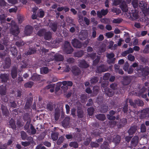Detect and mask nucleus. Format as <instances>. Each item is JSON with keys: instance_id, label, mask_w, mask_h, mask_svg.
Masks as SVG:
<instances>
[{"instance_id": "obj_34", "label": "nucleus", "mask_w": 149, "mask_h": 149, "mask_svg": "<svg viewBox=\"0 0 149 149\" xmlns=\"http://www.w3.org/2000/svg\"><path fill=\"white\" fill-rule=\"evenodd\" d=\"M7 15L4 14H2L0 15V21L1 23H5L6 22V18Z\"/></svg>"}, {"instance_id": "obj_53", "label": "nucleus", "mask_w": 149, "mask_h": 149, "mask_svg": "<svg viewBox=\"0 0 149 149\" xmlns=\"http://www.w3.org/2000/svg\"><path fill=\"white\" fill-rule=\"evenodd\" d=\"M143 52L145 54H148L149 53V44H148L146 45L143 50Z\"/></svg>"}, {"instance_id": "obj_1", "label": "nucleus", "mask_w": 149, "mask_h": 149, "mask_svg": "<svg viewBox=\"0 0 149 149\" xmlns=\"http://www.w3.org/2000/svg\"><path fill=\"white\" fill-rule=\"evenodd\" d=\"M37 35L40 36H43L45 39L50 40L52 38V33L49 31H47L46 30L43 28L37 32Z\"/></svg>"}, {"instance_id": "obj_46", "label": "nucleus", "mask_w": 149, "mask_h": 149, "mask_svg": "<svg viewBox=\"0 0 149 149\" xmlns=\"http://www.w3.org/2000/svg\"><path fill=\"white\" fill-rule=\"evenodd\" d=\"M69 146L71 147H73L76 148L78 147V144L77 142H71L70 143Z\"/></svg>"}, {"instance_id": "obj_38", "label": "nucleus", "mask_w": 149, "mask_h": 149, "mask_svg": "<svg viewBox=\"0 0 149 149\" xmlns=\"http://www.w3.org/2000/svg\"><path fill=\"white\" fill-rule=\"evenodd\" d=\"M134 102L136 104V106L137 105L139 106H142L144 105V102L143 101L139 99L135 100Z\"/></svg>"}, {"instance_id": "obj_62", "label": "nucleus", "mask_w": 149, "mask_h": 149, "mask_svg": "<svg viewBox=\"0 0 149 149\" xmlns=\"http://www.w3.org/2000/svg\"><path fill=\"white\" fill-rule=\"evenodd\" d=\"M88 55L92 59L94 60L96 57V53L94 52L91 54H88Z\"/></svg>"}, {"instance_id": "obj_7", "label": "nucleus", "mask_w": 149, "mask_h": 149, "mask_svg": "<svg viewBox=\"0 0 149 149\" xmlns=\"http://www.w3.org/2000/svg\"><path fill=\"white\" fill-rule=\"evenodd\" d=\"M128 16L132 20H134L138 18V14L136 10H132L131 12L129 11Z\"/></svg>"}, {"instance_id": "obj_2", "label": "nucleus", "mask_w": 149, "mask_h": 149, "mask_svg": "<svg viewBox=\"0 0 149 149\" xmlns=\"http://www.w3.org/2000/svg\"><path fill=\"white\" fill-rule=\"evenodd\" d=\"M10 25L11 26L10 33L15 36H17L20 32L17 25L13 20L11 21Z\"/></svg>"}, {"instance_id": "obj_6", "label": "nucleus", "mask_w": 149, "mask_h": 149, "mask_svg": "<svg viewBox=\"0 0 149 149\" xmlns=\"http://www.w3.org/2000/svg\"><path fill=\"white\" fill-rule=\"evenodd\" d=\"M138 71H140L141 72V74L143 76H146L149 74V68H144L143 65H140L137 67L136 68Z\"/></svg>"}, {"instance_id": "obj_57", "label": "nucleus", "mask_w": 149, "mask_h": 149, "mask_svg": "<svg viewBox=\"0 0 149 149\" xmlns=\"http://www.w3.org/2000/svg\"><path fill=\"white\" fill-rule=\"evenodd\" d=\"M93 134L95 136H100L101 134L100 130L98 129L94 130L93 132Z\"/></svg>"}, {"instance_id": "obj_18", "label": "nucleus", "mask_w": 149, "mask_h": 149, "mask_svg": "<svg viewBox=\"0 0 149 149\" xmlns=\"http://www.w3.org/2000/svg\"><path fill=\"white\" fill-rule=\"evenodd\" d=\"M17 68L15 66H13L11 70V76L12 78L14 79L17 76Z\"/></svg>"}, {"instance_id": "obj_39", "label": "nucleus", "mask_w": 149, "mask_h": 149, "mask_svg": "<svg viewBox=\"0 0 149 149\" xmlns=\"http://www.w3.org/2000/svg\"><path fill=\"white\" fill-rule=\"evenodd\" d=\"M109 109L108 106L106 104L102 105L101 107V111L102 113H105Z\"/></svg>"}, {"instance_id": "obj_29", "label": "nucleus", "mask_w": 149, "mask_h": 149, "mask_svg": "<svg viewBox=\"0 0 149 149\" xmlns=\"http://www.w3.org/2000/svg\"><path fill=\"white\" fill-rule=\"evenodd\" d=\"M84 52L82 50H80L75 52L74 55L75 57H80L84 55Z\"/></svg>"}, {"instance_id": "obj_48", "label": "nucleus", "mask_w": 149, "mask_h": 149, "mask_svg": "<svg viewBox=\"0 0 149 149\" xmlns=\"http://www.w3.org/2000/svg\"><path fill=\"white\" fill-rule=\"evenodd\" d=\"M139 5L140 8L142 9H145L146 6V3L143 1H141Z\"/></svg>"}, {"instance_id": "obj_33", "label": "nucleus", "mask_w": 149, "mask_h": 149, "mask_svg": "<svg viewBox=\"0 0 149 149\" xmlns=\"http://www.w3.org/2000/svg\"><path fill=\"white\" fill-rule=\"evenodd\" d=\"M100 57L99 56H97L96 58L93 60V66L97 65L100 62Z\"/></svg>"}, {"instance_id": "obj_59", "label": "nucleus", "mask_w": 149, "mask_h": 149, "mask_svg": "<svg viewBox=\"0 0 149 149\" xmlns=\"http://www.w3.org/2000/svg\"><path fill=\"white\" fill-rule=\"evenodd\" d=\"M17 128L19 129L23 126V124L21 121L19 120H18L16 123Z\"/></svg>"}, {"instance_id": "obj_8", "label": "nucleus", "mask_w": 149, "mask_h": 149, "mask_svg": "<svg viewBox=\"0 0 149 149\" xmlns=\"http://www.w3.org/2000/svg\"><path fill=\"white\" fill-rule=\"evenodd\" d=\"M71 43L73 47L77 48H80L82 46L83 44L78 40L74 38L71 40Z\"/></svg>"}, {"instance_id": "obj_51", "label": "nucleus", "mask_w": 149, "mask_h": 149, "mask_svg": "<svg viewBox=\"0 0 149 149\" xmlns=\"http://www.w3.org/2000/svg\"><path fill=\"white\" fill-rule=\"evenodd\" d=\"M132 4L134 8H137L138 6V1L137 0H133Z\"/></svg>"}, {"instance_id": "obj_20", "label": "nucleus", "mask_w": 149, "mask_h": 149, "mask_svg": "<svg viewBox=\"0 0 149 149\" xmlns=\"http://www.w3.org/2000/svg\"><path fill=\"white\" fill-rule=\"evenodd\" d=\"M9 123L10 128H11L13 130H16L17 126L14 119L11 118L9 120Z\"/></svg>"}, {"instance_id": "obj_24", "label": "nucleus", "mask_w": 149, "mask_h": 149, "mask_svg": "<svg viewBox=\"0 0 149 149\" xmlns=\"http://www.w3.org/2000/svg\"><path fill=\"white\" fill-rule=\"evenodd\" d=\"M121 139V137L120 136L117 135L114 136L113 142L115 143L117 145H118L120 143Z\"/></svg>"}, {"instance_id": "obj_22", "label": "nucleus", "mask_w": 149, "mask_h": 149, "mask_svg": "<svg viewBox=\"0 0 149 149\" xmlns=\"http://www.w3.org/2000/svg\"><path fill=\"white\" fill-rule=\"evenodd\" d=\"M58 23L57 21H55L53 22H51L50 24V27L52 30L55 32L57 28Z\"/></svg>"}, {"instance_id": "obj_26", "label": "nucleus", "mask_w": 149, "mask_h": 149, "mask_svg": "<svg viewBox=\"0 0 149 149\" xmlns=\"http://www.w3.org/2000/svg\"><path fill=\"white\" fill-rule=\"evenodd\" d=\"M77 116L79 118H82L84 117V112L83 110L81 108L77 109Z\"/></svg>"}, {"instance_id": "obj_64", "label": "nucleus", "mask_w": 149, "mask_h": 149, "mask_svg": "<svg viewBox=\"0 0 149 149\" xmlns=\"http://www.w3.org/2000/svg\"><path fill=\"white\" fill-rule=\"evenodd\" d=\"M24 44L22 40L17 41L15 43V45L18 47H20Z\"/></svg>"}, {"instance_id": "obj_19", "label": "nucleus", "mask_w": 149, "mask_h": 149, "mask_svg": "<svg viewBox=\"0 0 149 149\" xmlns=\"http://www.w3.org/2000/svg\"><path fill=\"white\" fill-rule=\"evenodd\" d=\"M70 122V118L69 117H66L62 122V126L64 127H67Z\"/></svg>"}, {"instance_id": "obj_52", "label": "nucleus", "mask_w": 149, "mask_h": 149, "mask_svg": "<svg viewBox=\"0 0 149 149\" xmlns=\"http://www.w3.org/2000/svg\"><path fill=\"white\" fill-rule=\"evenodd\" d=\"M49 50L45 49L44 47H42L41 49L40 53L42 55H45L47 52H48Z\"/></svg>"}, {"instance_id": "obj_30", "label": "nucleus", "mask_w": 149, "mask_h": 149, "mask_svg": "<svg viewBox=\"0 0 149 149\" xmlns=\"http://www.w3.org/2000/svg\"><path fill=\"white\" fill-rule=\"evenodd\" d=\"M98 80L99 78L97 77L93 76L91 78L90 81L91 84H95L98 81Z\"/></svg>"}, {"instance_id": "obj_13", "label": "nucleus", "mask_w": 149, "mask_h": 149, "mask_svg": "<svg viewBox=\"0 0 149 149\" xmlns=\"http://www.w3.org/2000/svg\"><path fill=\"white\" fill-rule=\"evenodd\" d=\"M79 66L81 68H88L89 65L85 60H82L79 61Z\"/></svg>"}, {"instance_id": "obj_16", "label": "nucleus", "mask_w": 149, "mask_h": 149, "mask_svg": "<svg viewBox=\"0 0 149 149\" xmlns=\"http://www.w3.org/2000/svg\"><path fill=\"white\" fill-rule=\"evenodd\" d=\"M139 137L137 136H134L132 139L131 141V145L132 146L135 147L138 144L139 141Z\"/></svg>"}, {"instance_id": "obj_3", "label": "nucleus", "mask_w": 149, "mask_h": 149, "mask_svg": "<svg viewBox=\"0 0 149 149\" xmlns=\"http://www.w3.org/2000/svg\"><path fill=\"white\" fill-rule=\"evenodd\" d=\"M63 50L64 52L67 54H71L74 50L71 46L70 42L66 41H65L64 43Z\"/></svg>"}, {"instance_id": "obj_37", "label": "nucleus", "mask_w": 149, "mask_h": 149, "mask_svg": "<svg viewBox=\"0 0 149 149\" xmlns=\"http://www.w3.org/2000/svg\"><path fill=\"white\" fill-rule=\"evenodd\" d=\"M59 133L57 132H54L51 134V136L52 139L53 141L56 140L58 137Z\"/></svg>"}, {"instance_id": "obj_14", "label": "nucleus", "mask_w": 149, "mask_h": 149, "mask_svg": "<svg viewBox=\"0 0 149 149\" xmlns=\"http://www.w3.org/2000/svg\"><path fill=\"white\" fill-rule=\"evenodd\" d=\"M88 34L86 31L82 30L80 32L79 37L81 40H84L86 39L88 36Z\"/></svg>"}, {"instance_id": "obj_58", "label": "nucleus", "mask_w": 149, "mask_h": 149, "mask_svg": "<svg viewBox=\"0 0 149 149\" xmlns=\"http://www.w3.org/2000/svg\"><path fill=\"white\" fill-rule=\"evenodd\" d=\"M146 131V128L145 125L144 124H142L141 126V132H145Z\"/></svg>"}, {"instance_id": "obj_17", "label": "nucleus", "mask_w": 149, "mask_h": 149, "mask_svg": "<svg viewBox=\"0 0 149 149\" xmlns=\"http://www.w3.org/2000/svg\"><path fill=\"white\" fill-rule=\"evenodd\" d=\"M6 85L5 84L0 86V95L2 96L6 95Z\"/></svg>"}, {"instance_id": "obj_23", "label": "nucleus", "mask_w": 149, "mask_h": 149, "mask_svg": "<svg viewBox=\"0 0 149 149\" xmlns=\"http://www.w3.org/2000/svg\"><path fill=\"white\" fill-rule=\"evenodd\" d=\"M104 91L106 94L109 97H112L114 95V92L109 88H105Z\"/></svg>"}, {"instance_id": "obj_55", "label": "nucleus", "mask_w": 149, "mask_h": 149, "mask_svg": "<svg viewBox=\"0 0 149 149\" xmlns=\"http://www.w3.org/2000/svg\"><path fill=\"white\" fill-rule=\"evenodd\" d=\"M110 87L113 90L116 89L118 88V84L115 83H112L110 84Z\"/></svg>"}, {"instance_id": "obj_31", "label": "nucleus", "mask_w": 149, "mask_h": 149, "mask_svg": "<svg viewBox=\"0 0 149 149\" xmlns=\"http://www.w3.org/2000/svg\"><path fill=\"white\" fill-rule=\"evenodd\" d=\"M127 123V119L125 118H123L120 120L119 127H123Z\"/></svg>"}, {"instance_id": "obj_25", "label": "nucleus", "mask_w": 149, "mask_h": 149, "mask_svg": "<svg viewBox=\"0 0 149 149\" xmlns=\"http://www.w3.org/2000/svg\"><path fill=\"white\" fill-rule=\"evenodd\" d=\"M137 130V127L133 126L130 127L128 132L130 135H132Z\"/></svg>"}, {"instance_id": "obj_45", "label": "nucleus", "mask_w": 149, "mask_h": 149, "mask_svg": "<svg viewBox=\"0 0 149 149\" xmlns=\"http://www.w3.org/2000/svg\"><path fill=\"white\" fill-rule=\"evenodd\" d=\"M33 83L32 81H29L24 84V86L26 88H31L32 86Z\"/></svg>"}, {"instance_id": "obj_35", "label": "nucleus", "mask_w": 149, "mask_h": 149, "mask_svg": "<svg viewBox=\"0 0 149 149\" xmlns=\"http://www.w3.org/2000/svg\"><path fill=\"white\" fill-rule=\"evenodd\" d=\"M11 65V60L9 58H6L5 60V67L6 68H8Z\"/></svg>"}, {"instance_id": "obj_43", "label": "nucleus", "mask_w": 149, "mask_h": 149, "mask_svg": "<svg viewBox=\"0 0 149 149\" xmlns=\"http://www.w3.org/2000/svg\"><path fill=\"white\" fill-rule=\"evenodd\" d=\"M20 135L22 139L25 140L26 139L27 135L26 133L24 131H22L20 132Z\"/></svg>"}, {"instance_id": "obj_21", "label": "nucleus", "mask_w": 149, "mask_h": 149, "mask_svg": "<svg viewBox=\"0 0 149 149\" xmlns=\"http://www.w3.org/2000/svg\"><path fill=\"white\" fill-rule=\"evenodd\" d=\"M120 7L123 12L128 11L127 6L124 1H123L120 5Z\"/></svg>"}, {"instance_id": "obj_27", "label": "nucleus", "mask_w": 149, "mask_h": 149, "mask_svg": "<svg viewBox=\"0 0 149 149\" xmlns=\"http://www.w3.org/2000/svg\"><path fill=\"white\" fill-rule=\"evenodd\" d=\"M96 118L99 120L104 121L106 119V116L104 114H99L95 115Z\"/></svg>"}, {"instance_id": "obj_63", "label": "nucleus", "mask_w": 149, "mask_h": 149, "mask_svg": "<svg viewBox=\"0 0 149 149\" xmlns=\"http://www.w3.org/2000/svg\"><path fill=\"white\" fill-rule=\"evenodd\" d=\"M60 116V113L58 111H56L55 113L54 118L55 120H58Z\"/></svg>"}, {"instance_id": "obj_12", "label": "nucleus", "mask_w": 149, "mask_h": 149, "mask_svg": "<svg viewBox=\"0 0 149 149\" xmlns=\"http://www.w3.org/2000/svg\"><path fill=\"white\" fill-rule=\"evenodd\" d=\"M0 79L2 83L7 82L9 79V74H1L0 75Z\"/></svg>"}, {"instance_id": "obj_54", "label": "nucleus", "mask_w": 149, "mask_h": 149, "mask_svg": "<svg viewBox=\"0 0 149 149\" xmlns=\"http://www.w3.org/2000/svg\"><path fill=\"white\" fill-rule=\"evenodd\" d=\"M63 140L64 138L62 136L60 137L57 141V144L58 145H60L63 142Z\"/></svg>"}, {"instance_id": "obj_44", "label": "nucleus", "mask_w": 149, "mask_h": 149, "mask_svg": "<svg viewBox=\"0 0 149 149\" xmlns=\"http://www.w3.org/2000/svg\"><path fill=\"white\" fill-rule=\"evenodd\" d=\"M10 51L14 56H16L17 55V51L16 47H12L10 49Z\"/></svg>"}, {"instance_id": "obj_61", "label": "nucleus", "mask_w": 149, "mask_h": 149, "mask_svg": "<svg viewBox=\"0 0 149 149\" xmlns=\"http://www.w3.org/2000/svg\"><path fill=\"white\" fill-rule=\"evenodd\" d=\"M115 58H113L112 59H108L107 60V62L110 65L111 64H114L115 63Z\"/></svg>"}, {"instance_id": "obj_11", "label": "nucleus", "mask_w": 149, "mask_h": 149, "mask_svg": "<svg viewBox=\"0 0 149 149\" xmlns=\"http://www.w3.org/2000/svg\"><path fill=\"white\" fill-rule=\"evenodd\" d=\"M72 72L73 74L75 76H77L79 75L81 73V71L78 67L74 66L72 67Z\"/></svg>"}, {"instance_id": "obj_50", "label": "nucleus", "mask_w": 149, "mask_h": 149, "mask_svg": "<svg viewBox=\"0 0 149 149\" xmlns=\"http://www.w3.org/2000/svg\"><path fill=\"white\" fill-rule=\"evenodd\" d=\"M36 52V50L34 48L29 49V50L27 52L26 54L27 55H30L32 54H34Z\"/></svg>"}, {"instance_id": "obj_56", "label": "nucleus", "mask_w": 149, "mask_h": 149, "mask_svg": "<svg viewBox=\"0 0 149 149\" xmlns=\"http://www.w3.org/2000/svg\"><path fill=\"white\" fill-rule=\"evenodd\" d=\"M110 74L109 73H105L103 76V79L105 80H108L110 76Z\"/></svg>"}, {"instance_id": "obj_28", "label": "nucleus", "mask_w": 149, "mask_h": 149, "mask_svg": "<svg viewBox=\"0 0 149 149\" xmlns=\"http://www.w3.org/2000/svg\"><path fill=\"white\" fill-rule=\"evenodd\" d=\"M40 75L37 74L36 73L34 74L31 77V79L33 81H38L40 80Z\"/></svg>"}, {"instance_id": "obj_40", "label": "nucleus", "mask_w": 149, "mask_h": 149, "mask_svg": "<svg viewBox=\"0 0 149 149\" xmlns=\"http://www.w3.org/2000/svg\"><path fill=\"white\" fill-rule=\"evenodd\" d=\"M62 83L64 86L67 85V86H71L73 85V83L71 81H63Z\"/></svg>"}, {"instance_id": "obj_47", "label": "nucleus", "mask_w": 149, "mask_h": 149, "mask_svg": "<svg viewBox=\"0 0 149 149\" xmlns=\"http://www.w3.org/2000/svg\"><path fill=\"white\" fill-rule=\"evenodd\" d=\"M74 19H72L71 17H67L66 19V21L68 23H69L70 24H72V26L73 25L75 27H76V25L73 23L74 22Z\"/></svg>"}, {"instance_id": "obj_36", "label": "nucleus", "mask_w": 149, "mask_h": 149, "mask_svg": "<svg viewBox=\"0 0 149 149\" xmlns=\"http://www.w3.org/2000/svg\"><path fill=\"white\" fill-rule=\"evenodd\" d=\"M128 105L127 103H126L123 107L122 111L124 114L126 115L128 114Z\"/></svg>"}, {"instance_id": "obj_60", "label": "nucleus", "mask_w": 149, "mask_h": 149, "mask_svg": "<svg viewBox=\"0 0 149 149\" xmlns=\"http://www.w3.org/2000/svg\"><path fill=\"white\" fill-rule=\"evenodd\" d=\"M114 56L115 55L113 53L108 54L106 55V57L108 59H112L114 58Z\"/></svg>"}, {"instance_id": "obj_10", "label": "nucleus", "mask_w": 149, "mask_h": 149, "mask_svg": "<svg viewBox=\"0 0 149 149\" xmlns=\"http://www.w3.org/2000/svg\"><path fill=\"white\" fill-rule=\"evenodd\" d=\"M132 77L130 76H127L123 77L122 84L124 85H127L131 81Z\"/></svg>"}, {"instance_id": "obj_9", "label": "nucleus", "mask_w": 149, "mask_h": 149, "mask_svg": "<svg viewBox=\"0 0 149 149\" xmlns=\"http://www.w3.org/2000/svg\"><path fill=\"white\" fill-rule=\"evenodd\" d=\"M33 28L30 25H27L25 27L24 34L26 36H30L33 31Z\"/></svg>"}, {"instance_id": "obj_4", "label": "nucleus", "mask_w": 149, "mask_h": 149, "mask_svg": "<svg viewBox=\"0 0 149 149\" xmlns=\"http://www.w3.org/2000/svg\"><path fill=\"white\" fill-rule=\"evenodd\" d=\"M108 66L106 65L101 64L97 66L95 72L97 73H101L108 70Z\"/></svg>"}, {"instance_id": "obj_49", "label": "nucleus", "mask_w": 149, "mask_h": 149, "mask_svg": "<svg viewBox=\"0 0 149 149\" xmlns=\"http://www.w3.org/2000/svg\"><path fill=\"white\" fill-rule=\"evenodd\" d=\"M123 19L121 18H118L114 19L112 21V22L115 24H120L123 21Z\"/></svg>"}, {"instance_id": "obj_15", "label": "nucleus", "mask_w": 149, "mask_h": 149, "mask_svg": "<svg viewBox=\"0 0 149 149\" xmlns=\"http://www.w3.org/2000/svg\"><path fill=\"white\" fill-rule=\"evenodd\" d=\"M1 109L3 116L6 117H8L9 115V113L7 107L2 104L1 105Z\"/></svg>"}, {"instance_id": "obj_42", "label": "nucleus", "mask_w": 149, "mask_h": 149, "mask_svg": "<svg viewBox=\"0 0 149 149\" xmlns=\"http://www.w3.org/2000/svg\"><path fill=\"white\" fill-rule=\"evenodd\" d=\"M94 109L93 107H91L88 108L87 109L88 113L90 116H92L94 113Z\"/></svg>"}, {"instance_id": "obj_41", "label": "nucleus", "mask_w": 149, "mask_h": 149, "mask_svg": "<svg viewBox=\"0 0 149 149\" xmlns=\"http://www.w3.org/2000/svg\"><path fill=\"white\" fill-rule=\"evenodd\" d=\"M49 72V70L48 68L44 67L40 69L41 73L42 74H46Z\"/></svg>"}, {"instance_id": "obj_5", "label": "nucleus", "mask_w": 149, "mask_h": 149, "mask_svg": "<svg viewBox=\"0 0 149 149\" xmlns=\"http://www.w3.org/2000/svg\"><path fill=\"white\" fill-rule=\"evenodd\" d=\"M49 58V61L55 60L57 61H62L63 60V56L61 54H55L53 56L51 53L48 54Z\"/></svg>"}, {"instance_id": "obj_32", "label": "nucleus", "mask_w": 149, "mask_h": 149, "mask_svg": "<svg viewBox=\"0 0 149 149\" xmlns=\"http://www.w3.org/2000/svg\"><path fill=\"white\" fill-rule=\"evenodd\" d=\"M141 116L144 118L146 117V115L149 113V108L141 110Z\"/></svg>"}]
</instances>
